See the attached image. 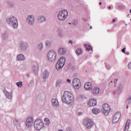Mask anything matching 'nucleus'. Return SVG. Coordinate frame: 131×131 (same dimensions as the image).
Returning a JSON list of instances; mask_svg holds the SVG:
<instances>
[{"mask_svg": "<svg viewBox=\"0 0 131 131\" xmlns=\"http://www.w3.org/2000/svg\"><path fill=\"white\" fill-rule=\"evenodd\" d=\"M52 104L54 107H59V102L57 99H53L52 100Z\"/></svg>", "mask_w": 131, "mask_h": 131, "instance_id": "21", "label": "nucleus"}, {"mask_svg": "<svg viewBox=\"0 0 131 131\" xmlns=\"http://www.w3.org/2000/svg\"><path fill=\"white\" fill-rule=\"evenodd\" d=\"M34 125L35 129L40 130L43 127L45 124L41 119H37L34 121Z\"/></svg>", "mask_w": 131, "mask_h": 131, "instance_id": "6", "label": "nucleus"}, {"mask_svg": "<svg viewBox=\"0 0 131 131\" xmlns=\"http://www.w3.org/2000/svg\"><path fill=\"white\" fill-rule=\"evenodd\" d=\"M62 101L63 103L68 104V105H71L74 101V97L73 94L70 92L65 91L63 96L61 97Z\"/></svg>", "mask_w": 131, "mask_h": 131, "instance_id": "1", "label": "nucleus"}, {"mask_svg": "<svg viewBox=\"0 0 131 131\" xmlns=\"http://www.w3.org/2000/svg\"><path fill=\"white\" fill-rule=\"evenodd\" d=\"M72 24L73 26H77V25H78V20H74L72 23Z\"/></svg>", "mask_w": 131, "mask_h": 131, "instance_id": "36", "label": "nucleus"}, {"mask_svg": "<svg viewBox=\"0 0 131 131\" xmlns=\"http://www.w3.org/2000/svg\"><path fill=\"white\" fill-rule=\"evenodd\" d=\"M26 21L29 25L33 26L34 24V16L28 15Z\"/></svg>", "mask_w": 131, "mask_h": 131, "instance_id": "10", "label": "nucleus"}, {"mask_svg": "<svg viewBox=\"0 0 131 131\" xmlns=\"http://www.w3.org/2000/svg\"><path fill=\"white\" fill-rule=\"evenodd\" d=\"M65 62H66V59L64 57H61L58 60L56 65V69L58 71H59V70H61V69L64 67Z\"/></svg>", "mask_w": 131, "mask_h": 131, "instance_id": "4", "label": "nucleus"}, {"mask_svg": "<svg viewBox=\"0 0 131 131\" xmlns=\"http://www.w3.org/2000/svg\"><path fill=\"white\" fill-rule=\"evenodd\" d=\"M84 88L86 91H91L93 89V85L90 82H87L85 83Z\"/></svg>", "mask_w": 131, "mask_h": 131, "instance_id": "13", "label": "nucleus"}, {"mask_svg": "<svg viewBox=\"0 0 131 131\" xmlns=\"http://www.w3.org/2000/svg\"><path fill=\"white\" fill-rule=\"evenodd\" d=\"M79 84H81V83L80 82V80L79 79L76 78L73 80V85Z\"/></svg>", "mask_w": 131, "mask_h": 131, "instance_id": "31", "label": "nucleus"}, {"mask_svg": "<svg viewBox=\"0 0 131 131\" xmlns=\"http://www.w3.org/2000/svg\"><path fill=\"white\" fill-rule=\"evenodd\" d=\"M127 55H128V53H127Z\"/></svg>", "mask_w": 131, "mask_h": 131, "instance_id": "61", "label": "nucleus"}, {"mask_svg": "<svg viewBox=\"0 0 131 131\" xmlns=\"http://www.w3.org/2000/svg\"><path fill=\"white\" fill-rule=\"evenodd\" d=\"M111 82L112 83V82H113V81H111Z\"/></svg>", "mask_w": 131, "mask_h": 131, "instance_id": "60", "label": "nucleus"}, {"mask_svg": "<svg viewBox=\"0 0 131 131\" xmlns=\"http://www.w3.org/2000/svg\"><path fill=\"white\" fill-rule=\"evenodd\" d=\"M82 123L86 129H91L94 126V121L90 118H84Z\"/></svg>", "mask_w": 131, "mask_h": 131, "instance_id": "2", "label": "nucleus"}, {"mask_svg": "<svg viewBox=\"0 0 131 131\" xmlns=\"http://www.w3.org/2000/svg\"><path fill=\"white\" fill-rule=\"evenodd\" d=\"M114 82H115V84H116V83L115 82V81H114Z\"/></svg>", "mask_w": 131, "mask_h": 131, "instance_id": "58", "label": "nucleus"}, {"mask_svg": "<svg viewBox=\"0 0 131 131\" xmlns=\"http://www.w3.org/2000/svg\"><path fill=\"white\" fill-rule=\"evenodd\" d=\"M67 81L68 83H70V82H71V80L69 79H68L67 80Z\"/></svg>", "mask_w": 131, "mask_h": 131, "instance_id": "46", "label": "nucleus"}, {"mask_svg": "<svg viewBox=\"0 0 131 131\" xmlns=\"http://www.w3.org/2000/svg\"><path fill=\"white\" fill-rule=\"evenodd\" d=\"M57 57V53L54 51H50L48 53L47 58L50 62H55Z\"/></svg>", "mask_w": 131, "mask_h": 131, "instance_id": "7", "label": "nucleus"}, {"mask_svg": "<svg viewBox=\"0 0 131 131\" xmlns=\"http://www.w3.org/2000/svg\"><path fill=\"white\" fill-rule=\"evenodd\" d=\"M14 123L17 126V127H20V126H21V122H20V120H18L17 118L14 119Z\"/></svg>", "mask_w": 131, "mask_h": 131, "instance_id": "24", "label": "nucleus"}, {"mask_svg": "<svg viewBox=\"0 0 131 131\" xmlns=\"http://www.w3.org/2000/svg\"><path fill=\"white\" fill-rule=\"evenodd\" d=\"M49 71L48 70H46L42 73V77L44 79H48L49 78Z\"/></svg>", "mask_w": 131, "mask_h": 131, "instance_id": "18", "label": "nucleus"}, {"mask_svg": "<svg viewBox=\"0 0 131 131\" xmlns=\"http://www.w3.org/2000/svg\"><path fill=\"white\" fill-rule=\"evenodd\" d=\"M27 77H29V74H27Z\"/></svg>", "mask_w": 131, "mask_h": 131, "instance_id": "55", "label": "nucleus"}, {"mask_svg": "<svg viewBox=\"0 0 131 131\" xmlns=\"http://www.w3.org/2000/svg\"><path fill=\"white\" fill-rule=\"evenodd\" d=\"M66 130L67 131H72V128H71V127H68L66 128Z\"/></svg>", "mask_w": 131, "mask_h": 131, "instance_id": "40", "label": "nucleus"}, {"mask_svg": "<svg viewBox=\"0 0 131 131\" xmlns=\"http://www.w3.org/2000/svg\"><path fill=\"white\" fill-rule=\"evenodd\" d=\"M130 21H131V19H130Z\"/></svg>", "mask_w": 131, "mask_h": 131, "instance_id": "62", "label": "nucleus"}, {"mask_svg": "<svg viewBox=\"0 0 131 131\" xmlns=\"http://www.w3.org/2000/svg\"><path fill=\"white\" fill-rule=\"evenodd\" d=\"M45 46L47 48H51L52 47V41L47 40L45 41Z\"/></svg>", "mask_w": 131, "mask_h": 131, "instance_id": "30", "label": "nucleus"}, {"mask_svg": "<svg viewBox=\"0 0 131 131\" xmlns=\"http://www.w3.org/2000/svg\"><path fill=\"white\" fill-rule=\"evenodd\" d=\"M100 93V89L98 87H95L92 90V93L94 95H98Z\"/></svg>", "mask_w": 131, "mask_h": 131, "instance_id": "23", "label": "nucleus"}, {"mask_svg": "<svg viewBox=\"0 0 131 131\" xmlns=\"http://www.w3.org/2000/svg\"><path fill=\"white\" fill-rule=\"evenodd\" d=\"M69 25H72V23H69Z\"/></svg>", "mask_w": 131, "mask_h": 131, "instance_id": "50", "label": "nucleus"}, {"mask_svg": "<svg viewBox=\"0 0 131 131\" xmlns=\"http://www.w3.org/2000/svg\"><path fill=\"white\" fill-rule=\"evenodd\" d=\"M84 47L85 48L86 51H88L89 52H90V51H93V48L90 45H84Z\"/></svg>", "mask_w": 131, "mask_h": 131, "instance_id": "32", "label": "nucleus"}, {"mask_svg": "<svg viewBox=\"0 0 131 131\" xmlns=\"http://www.w3.org/2000/svg\"><path fill=\"white\" fill-rule=\"evenodd\" d=\"M16 60L17 61H24L25 60V56L22 54H18L17 56Z\"/></svg>", "mask_w": 131, "mask_h": 131, "instance_id": "19", "label": "nucleus"}, {"mask_svg": "<svg viewBox=\"0 0 131 131\" xmlns=\"http://www.w3.org/2000/svg\"><path fill=\"white\" fill-rule=\"evenodd\" d=\"M82 20H83V21H84V22H86V21H87V20H86V19H85V18H83Z\"/></svg>", "mask_w": 131, "mask_h": 131, "instance_id": "48", "label": "nucleus"}, {"mask_svg": "<svg viewBox=\"0 0 131 131\" xmlns=\"http://www.w3.org/2000/svg\"><path fill=\"white\" fill-rule=\"evenodd\" d=\"M32 124H33V118H32V117H28L26 121V125L27 127L30 128V127L32 126Z\"/></svg>", "mask_w": 131, "mask_h": 131, "instance_id": "11", "label": "nucleus"}, {"mask_svg": "<svg viewBox=\"0 0 131 131\" xmlns=\"http://www.w3.org/2000/svg\"><path fill=\"white\" fill-rule=\"evenodd\" d=\"M81 86V84H76L73 85V87L75 90H79Z\"/></svg>", "mask_w": 131, "mask_h": 131, "instance_id": "35", "label": "nucleus"}, {"mask_svg": "<svg viewBox=\"0 0 131 131\" xmlns=\"http://www.w3.org/2000/svg\"><path fill=\"white\" fill-rule=\"evenodd\" d=\"M63 30L61 28H59L57 30L58 37H64V36L66 35L65 33H63Z\"/></svg>", "mask_w": 131, "mask_h": 131, "instance_id": "16", "label": "nucleus"}, {"mask_svg": "<svg viewBox=\"0 0 131 131\" xmlns=\"http://www.w3.org/2000/svg\"><path fill=\"white\" fill-rule=\"evenodd\" d=\"M130 124V119H127V122L126 123V124L125 125V128L124 130V131H128V129L129 128V125Z\"/></svg>", "mask_w": 131, "mask_h": 131, "instance_id": "20", "label": "nucleus"}, {"mask_svg": "<svg viewBox=\"0 0 131 131\" xmlns=\"http://www.w3.org/2000/svg\"><path fill=\"white\" fill-rule=\"evenodd\" d=\"M90 29H93V27L90 26Z\"/></svg>", "mask_w": 131, "mask_h": 131, "instance_id": "52", "label": "nucleus"}, {"mask_svg": "<svg viewBox=\"0 0 131 131\" xmlns=\"http://www.w3.org/2000/svg\"><path fill=\"white\" fill-rule=\"evenodd\" d=\"M4 93L7 99H8V100H12V99H13V90H11V92H9L7 91V90H4Z\"/></svg>", "mask_w": 131, "mask_h": 131, "instance_id": "12", "label": "nucleus"}, {"mask_svg": "<svg viewBox=\"0 0 131 131\" xmlns=\"http://www.w3.org/2000/svg\"><path fill=\"white\" fill-rule=\"evenodd\" d=\"M7 4L10 7H14V6H15V4L12 2L8 1L7 2Z\"/></svg>", "mask_w": 131, "mask_h": 131, "instance_id": "38", "label": "nucleus"}, {"mask_svg": "<svg viewBox=\"0 0 131 131\" xmlns=\"http://www.w3.org/2000/svg\"><path fill=\"white\" fill-rule=\"evenodd\" d=\"M88 105L91 107L96 106L97 105V100L91 99L88 102Z\"/></svg>", "mask_w": 131, "mask_h": 131, "instance_id": "14", "label": "nucleus"}, {"mask_svg": "<svg viewBox=\"0 0 131 131\" xmlns=\"http://www.w3.org/2000/svg\"><path fill=\"white\" fill-rule=\"evenodd\" d=\"M16 85L18 86V88H22L23 85V82L22 81H19L16 83Z\"/></svg>", "mask_w": 131, "mask_h": 131, "instance_id": "37", "label": "nucleus"}, {"mask_svg": "<svg viewBox=\"0 0 131 131\" xmlns=\"http://www.w3.org/2000/svg\"><path fill=\"white\" fill-rule=\"evenodd\" d=\"M120 116L119 115H114L113 117V123H117L118 121H119V119H120Z\"/></svg>", "mask_w": 131, "mask_h": 131, "instance_id": "15", "label": "nucleus"}, {"mask_svg": "<svg viewBox=\"0 0 131 131\" xmlns=\"http://www.w3.org/2000/svg\"><path fill=\"white\" fill-rule=\"evenodd\" d=\"M83 114V113L82 112H78V115H82Z\"/></svg>", "mask_w": 131, "mask_h": 131, "instance_id": "42", "label": "nucleus"}, {"mask_svg": "<svg viewBox=\"0 0 131 131\" xmlns=\"http://www.w3.org/2000/svg\"><path fill=\"white\" fill-rule=\"evenodd\" d=\"M37 49L39 52H42V50H43V43L42 42H40L38 44Z\"/></svg>", "mask_w": 131, "mask_h": 131, "instance_id": "26", "label": "nucleus"}, {"mask_svg": "<svg viewBox=\"0 0 131 131\" xmlns=\"http://www.w3.org/2000/svg\"><path fill=\"white\" fill-rule=\"evenodd\" d=\"M115 21H116V19H113V20H112V23H115Z\"/></svg>", "mask_w": 131, "mask_h": 131, "instance_id": "49", "label": "nucleus"}, {"mask_svg": "<svg viewBox=\"0 0 131 131\" xmlns=\"http://www.w3.org/2000/svg\"><path fill=\"white\" fill-rule=\"evenodd\" d=\"M114 94H116V92L115 91H114Z\"/></svg>", "mask_w": 131, "mask_h": 131, "instance_id": "57", "label": "nucleus"}, {"mask_svg": "<svg viewBox=\"0 0 131 131\" xmlns=\"http://www.w3.org/2000/svg\"><path fill=\"white\" fill-rule=\"evenodd\" d=\"M68 43H70L71 45H73V42H72V41L71 40H70L69 42H68Z\"/></svg>", "mask_w": 131, "mask_h": 131, "instance_id": "47", "label": "nucleus"}, {"mask_svg": "<svg viewBox=\"0 0 131 131\" xmlns=\"http://www.w3.org/2000/svg\"><path fill=\"white\" fill-rule=\"evenodd\" d=\"M44 122H45V124L47 126L50 125V123H51V122L50 121V119H49V118H46L44 119Z\"/></svg>", "mask_w": 131, "mask_h": 131, "instance_id": "33", "label": "nucleus"}, {"mask_svg": "<svg viewBox=\"0 0 131 131\" xmlns=\"http://www.w3.org/2000/svg\"><path fill=\"white\" fill-rule=\"evenodd\" d=\"M83 53V50L81 48H78L76 50V53L77 56H79V55H81Z\"/></svg>", "mask_w": 131, "mask_h": 131, "instance_id": "28", "label": "nucleus"}, {"mask_svg": "<svg viewBox=\"0 0 131 131\" xmlns=\"http://www.w3.org/2000/svg\"><path fill=\"white\" fill-rule=\"evenodd\" d=\"M119 8L120 9V10H123V9L125 8V7L122 5H120L119 6Z\"/></svg>", "mask_w": 131, "mask_h": 131, "instance_id": "41", "label": "nucleus"}, {"mask_svg": "<svg viewBox=\"0 0 131 131\" xmlns=\"http://www.w3.org/2000/svg\"><path fill=\"white\" fill-rule=\"evenodd\" d=\"M115 115H121V113L120 112H117L116 114Z\"/></svg>", "mask_w": 131, "mask_h": 131, "instance_id": "43", "label": "nucleus"}, {"mask_svg": "<svg viewBox=\"0 0 131 131\" xmlns=\"http://www.w3.org/2000/svg\"><path fill=\"white\" fill-rule=\"evenodd\" d=\"M7 24L12 26L13 28H18V20L14 16H12L6 19Z\"/></svg>", "mask_w": 131, "mask_h": 131, "instance_id": "3", "label": "nucleus"}, {"mask_svg": "<svg viewBox=\"0 0 131 131\" xmlns=\"http://www.w3.org/2000/svg\"><path fill=\"white\" fill-rule=\"evenodd\" d=\"M126 102H127V103H128V104H130V103H131V96L129 97L127 99Z\"/></svg>", "mask_w": 131, "mask_h": 131, "instance_id": "39", "label": "nucleus"}, {"mask_svg": "<svg viewBox=\"0 0 131 131\" xmlns=\"http://www.w3.org/2000/svg\"><path fill=\"white\" fill-rule=\"evenodd\" d=\"M115 80L116 81H117V80H118V79H115Z\"/></svg>", "mask_w": 131, "mask_h": 131, "instance_id": "59", "label": "nucleus"}, {"mask_svg": "<svg viewBox=\"0 0 131 131\" xmlns=\"http://www.w3.org/2000/svg\"><path fill=\"white\" fill-rule=\"evenodd\" d=\"M100 112H101V111L98 108L94 107L92 109V113H93V114L97 115L98 113H100Z\"/></svg>", "mask_w": 131, "mask_h": 131, "instance_id": "25", "label": "nucleus"}, {"mask_svg": "<svg viewBox=\"0 0 131 131\" xmlns=\"http://www.w3.org/2000/svg\"><path fill=\"white\" fill-rule=\"evenodd\" d=\"M58 131H63V130H62V129H59V130H58Z\"/></svg>", "mask_w": 131, "mask_h": 131, "instance_id": "56", "label": "nucleus"}, {"mask_svg": "<svg viewBox=\"0 0 131 131\" xmlns=\"http://www.w3.org/2000/svg\"><path fill=\"white\" fill-rule=\"evenodd\" d=\"M58 53L60 55H66L67 53L66 49L63 47L60 48L58 49Z\"/></svg>", "mask_w": 131, "mask_h": 131, "instance_id": "17", "label": "nucleus"}, {"mask_svg": "<svg viewBox=\"0 0 131 131\" xmlns=\"http://www.w3.org/2000/svg\"><path fill=\"white\" fill-rule=\"evenodd\" d=\"M126 108H127V109H128V105H126Z\"/></svg>", "mask_w": 131, "mask_h": 131, "instance_id": "51", "label": "nucleus"}, {"mask_svg": "<svg viewBox=\"0 0 131 131\" xmlns=\"http://www.w3.org/2000/svg\"><path fill=\"white\" fill-rule=\"evenodd\" d=\"M128 69H131V62H129L128 64Z\"/></svg>", "mask_w": 131, "mask_h": 131, "instance_id": "44", "label": "nucleus"}, {"mask_svg": "<svg viewBox=\"0 0 131 131\" xmlns=\"http://www.w3.org/2000/svg\"><path fill=\"white\" fill-rule=\"evenodd\" d=\"M32 70L34 73H36L38 71V65L34 64L33 66Z\"/></svg>", "mask_w": 131, "mask_h": 131, "instance_id": "29", "label": "nucleus"}, {"mask_svg": "<svg viewBox=\"0 0 131 131\" xmlns=\"http://www.w3.org/2000/svg\"><path fill=\"white\" fill-rule=\"evenodd\" d=\"M101 111L104 115H109L110 112H111V107L107 103H104L102 105Z\"/></svg>", "mask_w": 131, "mask_h": 131, "instance_id": "8", "label": "nucleus"}, {"mask_svg": "<svg viewBox=\"0 0 131 131\" xmlns=\"http://www.w3.org/2000/svg\"><path fill=\"white\" fill-rule=\"evenodd\" d=\"M122 53H124V54H126L125 53V48H124L123 49H122Z\"/></svg>", "mask_w": 131, "mask_h": 131, "instance_id": "45", "label": "nucleus"}, {"mask_svg": "<svg viewBox=\"0 0 131 131\" xmlns=\"http://www.w3.org/2000/svg\"><path fill=\"white\" fill-rule=\"evenodd\" d=\"M37 20H38V22L39 23H42L46 21V17H45V16H39L37 17Z\"/></svg>", "mask_w": 131, "mask_h": 131, "instance_id": "22", "label": "nucleus"}, {"mask_svg": "<svg viewBox=\"0 0 131 131\" xmlns=\"http://www.w3.org/2000/svg\"><path fill=\"white\" fill-rule=\"evenodd\" d=\"M28 43L26 41H21L19 43V49L22 52H26L28 50Z\"/></svg>", "mask_w": 131, "mask_h": 131, "instance_id": "9", "label": "nucleus"}, {"mask_svg": "<svg viewBox=\"0 0 131 131\" xmlns=\"http://www.w3.org/2000/svg\"><path fill=\"white\" fill-rule=\"evenodd\" d=\"M8 38H9V33L8 32L4 33L2 34V39L4 40H6V39H8Z\"/></svg>", "mask_w": 131, "mask_h": 131, "instance_id": "27", "label": "nucleus"}, {"mask_svg": "<svg viewBox=\"0 0 131 131\" xmlns=\"http://www.w3.org/2000/svg\"><path fill=\"white\" fill-rule=\"evenodd\" d=\"M108 9H111V6H109V7H108Z\"/></svg>", "mask_w": 131, "mask_h": 131, "instance_id": "54", "label": "nucleus"}, {"mask_svg": "<svg viewBox=\"0 0 131 131\" xmlns=\"http://www.w3.org/2000/svg\"><path fill=\"white\" fill-rule=\"evenodd\" d=\"M68 17V11L66 10H61L58 14V19L60 21H64Z\"/></svg>", "mask_w": 131, "mask_h": 131, "instance_id": "5", "label": "nucleus"}, {"mask_svg": "<svg viewBox=\"0 0 131 131\" xmlns=\"http://www.w3.org/2000/svg\"><path fill=\"white\" fill-rule=\"evenodd\" d=\"M61 83H62V80L61 79L57 80L55 84L56 88H59Z\"/></svg>", "mask_w": 131, "mask_h": 131, "instance_id": "34", "label": "nucleus"}, {"mask_svg": "<svg viewBox=\"0 0 131 131\" xmlns=\"http://www.w3.org/2000/svg\"><path fill=\"white\" fill-rule=\"evenodd\" d=\"M99 5L101 6V5H102V3L100 2L99 3Z\"/></svg>", "mask_w": 131, "mask_h": 131, "instance_id": "53", "label": "nucleus"}]
</instances>
